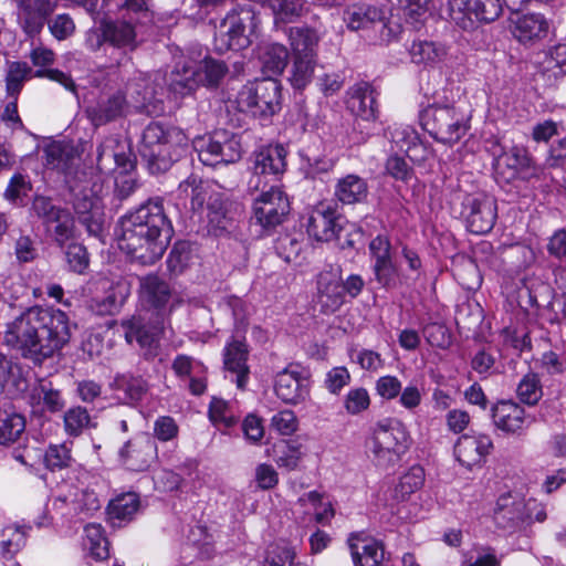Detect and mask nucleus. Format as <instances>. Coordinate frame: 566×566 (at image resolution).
I'll return each instance as SVG.
<instances>
[{"mask_svg":"<svg viewBox=\"0 0 566 566\" xmlns=\"http://www.w3.org/2000/svg\"><path fill=\"white\" fill-rule=\"evenodd\" d=\"M492 448L493 442L486 434H463L454 446V455L461 465L472 469L485 461Z\"/></svg>","mask_w":566,"mask_h":566,"instance_id":"22","label":"nucleus"},{"mask_svg":"<svg viewBox=\"0 0 566 566\" xmlns=\"http://www.w3.org/2000/svg\"><path fill=\"white\" fill-rule=\"evenodd\" d=\"M248 349L243 342L233 339L224 348V367L234 375L238 388L243 389L249 378Z\"/></svg>","mask_w":566,"mask_h":566,"instance_id":"35","label":"nucleus"},{"mask_svg":"<svg viewBox=\"0 0 566 566\" xmlns=\"http://www.w3.org/2000/svg\"><path fill=\"white\" fill-rule=\"evenodd\" d=\"M12 457L28 468H33L43 458L46 468L51 471L67 468L72 461L71 448L65 442L51 444L45 453L35 447H19L13 450Z\"/></svg>","mask_w":566,"mask_h":566,"instance_id":"19","label":"nucleus"},{"mask_svg":"<svg viewBox=\"0 0 566 566\" xmlns=\"http://www.w3.org/2000/svg\"><path fill=\"white\" fill-rule=\"evenodd\" d=\"M139 509V497L136 493L128 492L116 496L108 505L111 520H130Z\"/></svg>","mask_w":566,"mask_h":566,"instance_id":"52","label":"nucleus"},{"mask_svg":"<svg viewBox=\"0 0 566 566\" xmlns=\"http://www.w3.org/2000/svg\"><path fill=\"white\" fill-rule=\"evenodd\" d=\"M201 76L198 70H195V61L187 60L178 63L169 75L168 87L176 97H184L190 94L200 85Z\"/></svg>","mask_w":566,"mask_h":566,"instance_id":"36","label":"nucleus"},{"mask_svg":"<svg viewBox=\"0 0 566 566\" xmlns=\"http://www.w3.org/2000/svg\"><path fill=\"white\" fill-rule=\"evenodd\" d=\"M501 12V0H448L449 18L464 31H472L482 22L496 20Z\"/></svg>","mask_w":566,"mask_h":566,"instance_id":"9","label":"nucleus"},{"mask_svg":"<svg viewBox=\"0 0 566 566\" xmlns=\"http://www.w3.org/2000/svg\"><path fill=\"white\" fill-rule=\"evenodd\" d=\"M192 147L206 166L230 164L241 157L239 140L227 130H216L211 135L198 137L192 142Z\"/></svg>","mask_w":566,"mask_h":566,"instance_id":"10","label":"nucleus"},{"mask_svg":"<svg viewBox=\"0 0 566 566\" xmlns=\"http://www.w3.org/2000/svg\"><path fill=\"white\" fill-rule=\"evenodd\" d=\"M53 507L63 516H74L97 511L101 504L93 491L69 486L55 497Z\"/></svg>","mask_w":566,"mask_h":566,"instance_id":"21","label":"nucleus"},{"mask_svg":"<svg viewBox=\"0 0 566 566\" xmlns=\"http://www.w3.org/2000/svg\"><path fill=\"white\" fill-rule=\"evenodd\" d=\"M370 406V396L363 387L352 388L344 398V408L352 416L359 415Z\"/></svg>","mask_w":566,"mask_h":566,"instance_id":"63","label":"nucleus"},{"mask_svg":"<svg viewBox=\"0 0 566 566\" xmlns=\"http://www.w3.org/2000/svg\"><path fill=\"white\" fill-rule=\"evenodd\" d=\"M195 70L201 73V76H197L202 85H217L220 80L226 75L228 69L221 61L213 59H205L203 61H195Z\"/></svg>","mask_w":566,"mask_h":566,"instance_id":"57","label":"nucleus"},{"mask_svg":"<svg viewBox=\"0 0 566 566\" xmlns=\"http://www.w3.org/2000/svg\"><path fill=\"white\" fill-rule=\"evenodd\" d=\"M409 53L412 62L417 64H437L446 59L448 49L438 42L418 40L412 43Z\"/></svg>","mask_w":566,"mask_h":566,"instance_id":"45","label":"nucleus"},{"mask_svg":"<svg viewBox=\"0 0 566 566\" xmlns=\"http://www.w3.org/2000/svg\"><path fill=\"white\" fill-rule=\"evenodd\" d=\"M424 470L420 465H412L403 473L395 489L397 496L405 499L406 496L417 492L423 486Z\"/></svg>","mask_w":566,"mask_h":566,"instance_id":"56","label":"nucleus"},{"mask_svg":"<svg viewBox=\"0 0 566 566\" xmlns=\"http://www.w3.org/2000/svg\"><path fill=\"white\" fill-rule=\"evenodd\" d=\"M63 421L65 432L72 437L80 436L85 429L93 426L87 410L81 406L72 407L66 410Z\"/></svg>","mask_w":566,"mask_h":566,"instance_id":"55","label":"nucleus"},{"mask_svg":"<svg viewBox=\"0 0 566 566\" xmlns=\"http://www.w3.org/2000/svg\"><path fill=\"white\" fill-rule=\"evenodd\" d=\"M125 339L128 344H133L135 340L140 348L147 349L151 353V349L156 347L158 342V335L161 332L159 324L147 326L143 323L140 317H133L122 323Z\"/></svg>","mask_w":566,"mask_h":566,"instance_id":"37","label":"nucleus"},{"mask_svg":"<svg viewBox=\"0 0 566 566\" xmlns=\"http://www.w3.org/2000/svg\"><path fill=\"white\" fill-rule=\"evenodd\" d=\"M518 398L527 405H535L542 398L543 391L539 378L535 374L525 375L517 386Z\"/></svg>","mask_w":566,"mask_h":566,"instance_id":"62","label":"nucleus"},{"mask_svg":"<svg viewBox=\"0 0 566 566\" xmlns=\"http://www.w3.org/2000/svg\"><path fill=\"white\" fill-rule=\"evenodd\" d=\"M17 17L20 27L29 35L38 34L53 12L55 6L52 0H15Z\"/></svg>","mask_w":566,"mask_h":566,"instance_id":"23","label":"nucleus"},{"mask_svg":"<svg viewBox=\"0 0 566 566\" xmlns=\"http://www.w3.org/2000/svg\"><path fill=\"white\" fill-rule=\"evenodd\" d=\"M189 148V138L177 127L165 128L159 123H150L143 133L140 153L153 172L168 170Z\"/></svg>","mask_w":566,"mask_h":566,"instance_id":"3","label":"nucleus"},{"mask_svg":"<svg viewBox=\"0 0 566 566\" xmlns=\"http://www.w3.org/2000/svg\"><path fill=\"white\" fill-rule=\"evenodd\" d=\"M209 418L219 429L231 428L238 422V417L234 415L232 407L224 400L213 398L209 407Z\"/></svg>","mask_w":566,"mask_h":566,"instance_id":"58","label":"nucleus"},{"mask_svg":"<svg viewBox=\"0 0 566 566\" xmlns=\"http://www.w3.org/2000/svg\"><path fill=\"white\" fill-rule=\"evenodd\" d=\"M285 157L286 150L282 145H269L256 150L252 159L250 188L259 190L266 184L263 178L282 175L286 167Z\"/></svg>","mask_w":566,"mask_h":566,"instance_id":"15","label":"nucleus"},{"mask_svg":"<svg viewBox=\"0 0 566 566\" xmlns=\"http://www.w3.org/2000/svg\"><path fill=\"white\" fill-rule=\"evenodd\" d=\"M233 103L241 113L269 118L280 109L281 84L271 77L248 82L239 90Z\"/></svg>","mask_w":566,"mask_h":566,"instance_id":"6","label":"nucleus"},{"mask_svg":"<svg viewBox=\"0 0 566 566\" xmlns=\"http://www.w3.org/2000/svg\"><path fill=\"white\" fill-rule=\"evenodd\" d=\"M30 399L33 407H39L50 412L60 411L64 407L61 392L54 389L51 382L43 380L32 389Z\"/></svg>","mask_w":566,"mask_h":566,"instance_id":"46","label":"nucleus"},{"mask_svg":"<svg viewBox=\"0 0 566 566\" xmlns=\"http://www.w3.org/2000/svg\"><path fill=\"white\" fill-rule=\"evenodd\" d=\"M126 94L128 95V106L136 109L145 111L149 114L160 111L154 102L156 101L157 92L150 85L149 75L138 73L126 85Z\"/></svg>","mask_w":566,"mask_h":566,"instance_id":"29","label":"nucleus"},{"mask_svg":"<svg viewBox=\"0 0 566 566\" xmlns=\"http://www.w3.org/2000/svg\"><path fill=\"white\" fill-rule=\"evenodd\" d=\"M367 195L368 186L366 181L354 174L340 178L335 186V196L344 205L363 202Z\"/></svg>","mask_w":566,"mask_h":566,"instance_id":"42","label":"nucleus"},{"mask_svg":"<svg viewBox=\"0 0 566 566\" xmlns=\"http://www.w3.org/2000/svg\"><path fill=\"white\" fill-rule=\"evenodd\" d=\"M170 290L168 284L156 275L140 279V298L155 308H160L168 302Z\"/></svg>","mask_w":566,"mask_h":566,"instance_id":"44","label":"nucleus"},{"mask_svg":"<svg viewBox=\"0 0 566 566\" xmlns=\"http://www.w3.org/2000/svg\"><path fill=\"white\" fill-rule=\"evenodd\" d=\"M287 195L279 187L261 191L253 200V220L264 230H272L283 223L290 212Z\"/></svg>","mask_w":566,"mask_h":566,"instance_id":"11","label":"nucleus"},{"mask_svg":"<svg viewBox=\"0 0 566 566\" xmlns=\"http://www.w3.org/2000/svg\"><path fill=\"white\" fill-rule=\"evenodd\" d=\"M493 156V166L496 172L507 175V178H513L517 170L527 165L528 158L525 149L520 147H511L505 150L499 143H493L491 147Z\"/></svg>","mask_w":566,"mask_h":566,"instance_id":"33","label":"nucleus"},{"mask_svg":"<svg viewBox=\"0 0 566 566\" xmlns=\"http://www.w3.org/2000/svg\"><path fill=\"white\" fill-rule=\"evenodd\" d=\"M84 546L90 554L97 558L104 559L108 556V543L103 534L99 524H88L84 528Z\"/></svg>","mask_w":566,"mask_h":566,"instance_id":"53","label":"nucleus"},{"mask_svg":"<svg viewBox=\"0 0 566 566\" xmlns=\"http://www.w3.org/2000/svg\"><path fill=\"white\" fill-rule=\"evenodd\" d=\"M67 315L52 306H32L7 325L4 342L27 358L52 357L70 340Z\"/></svg>","mask_w":566,"mask_h":566,"instance_id":"1","label":"nucleus"},{"mask_svg":"<svg viewBox=\"0 0 566 566\" xmlns=\"http://www.w3.org/2000/svg\"><path fill=\"white\" fill-rule=\"evenodd\" d=\"M402 29L396 20H385L384 11H381V18L376 22L375 28L370 31L367 36L375 43H390L395 41L401 33Z\"/></svg>","mask_w":566,"mask_h":566,"instance_id":"59","label":"nucleus"},{"mask_svg":"<svg viewBox=\"0 0 566 566\" xmlns=\"http://www.w3.org/2000/svg\"><path fill=\"white\" fill-rule=\"evenodd\" d=\"M381 9L368 3H353L345 8L343 21L350 31H366L368 34L381 18Z\"/></svg>","mask_w":566,"mask_h":566,"instance_id":"31","label":"nucleus"},{"mask_svg":"<svg viewBox=\"0 0 566 566\" xmlns=\"http://www.w3.org/2000/svg\"><path fill=\"white\" fill-rule=\"evenodd\" d=\"M99 31L103 40L114 48L134 51L138 46L136 28L130 21L102 19Z\"/></svg>","mask_w":566,"mask_h":566,"instance_id":"27","label":"nucleus"},{"mask_svg":"<svg viewBox=\"0 0 566 566\" xmlns=\"http://www.w3.org/2000/svg\"><path fill=\"white\" fill-rule=\"evenodd\" d=\"M317 298L325 313H334L345 302L344 286L337 270L319 273L317 277Z\"/></svg>","mask_w":566,"mask_h":566,"instance_id":"26","label":"nucleus"},{"mask_svg":"<svg viewBox=\"0 0 566 566\" xmlns=\"http://www.w3.org/2000/svg\"><path fill=\"white\" fill-rule=\"evenodd\" d=\"M45 165L63 172L70 171L80 159L78 149L70 142L59 140L44 148Z\"/></svg>","mask_w":566,"mask_h":566,"instance_id":"34","label":"nucleus"},{"mask_svg":"<svg viewBox=\"0 0 566 566\" xmlns=\"http://www.w3.org/2000/svg\"><path fill=\"white\" fill-rule=\"evenodd\" d=\"M259 57L265 71L280 74L287 64L289 51L281 43H265L260 48Z\"/></svg>","mask_w":566,"mask_h":566,"instance_id":"48","label":"nucleus"},{"mask_svg":"<svg viewBox=\"0 0 566 566\" xmlns=\"http://www.w3.org/2000/svg\"><path fill=\"white\" fill-rule=\"evenodd\" d=\"M462 214L471 233L485 234L495 224L496 202L493 197L485 193L470 195L463 201Z\"/></svg>","mask_w":566,"mask_h":566,"instance_id":"12","label":"nucleus"},{"mask_svg":"<svg viewBox=\"0 0 566 566\" xmlns=\"http://www.w3.org/2000/svg\"><path fill=\"white\" fill-rule=\"evenodd\" d=\"M112 388L116 392V398L125 403L137 402L147 392L145 380L128 375L117 376L112 384Z\"/></svg>","mask_w":566,"mask_h":566,"instance_id":"43","label":"nucleus"},{"mask_svg":"<svg viewBox=\"0 0 566 566\" xmlns=\"http://www.w3.org/2000/svg\"><path fill=\"white\" fill-rule=\"evenodd\" d=\"M510 30L518 42L531 44L546 36L548 22L539 13H514L510 18Z\"/></svg>","mask_w":566,"mask_h":566,"instance_id":"24","label":"nucleus"},{"mask_svg":"<svg viewBox=\"0 0 566 566\" xmlns=\"http://www.w3.org/2000/svg\"><path fill=\"white\" fill-rule=\"evenodd\" d=\"M102 285L103 289L108 287L106 295L93 297L90 307L98 315H113L123 305L127 296V289L123 284H109L108 281H103Z\"/></svg>","mask_w":566,"mask_h":566,"instance_id":"40","label":"nucleus"},{"mask_svg":"<svg viewBox=\"0 0 566 566\" xmlns=\"http://www.w3.org/2000/svg\"><path fill=\"white\" fill-rule=\"evenodd\" d=\"M32 70L24 62H13L9 65L7 74V92L11 96H17L25 80L31 76Z\"/></svg>","mask_w":566,"mask_h":566,"instance_id":"61","label":"nucleus"},{"mask_svg":"<svg viewBox=\"0 0 566 566\" xmlns=\"http://www.w3.org/2000/svg\"><path fill=\"white\" fill-rule=\"evenodd\" d=\"M274 392L285 403L297 405L310 395V380L297 365H289L274 378Z\"/></svg>","mask_w":566,"mask_h":566,"instance_id":"17","label":"nucleus"},{"mask_svg":"<svg viewBox=\"0 0 566 566\" xmlns=\"http://www.w3.org/2000/svg\"><path fill=\"white\" fill-rule=\"evenodd\" d=\"M292 56L316 57L319 42L317 32L310 28H290L287 32Z\"/></svg>","mask_w":566,"mask_h":566,"instance_id":"41","label":"nucleus"},{"mask_svg":"<svg viewBox=\"0 0 566 566\" xmlns=\"http://www.w3.org/2000/svg\"><path fill=\"white\" fill-rule=\"evenodd\" d=\"M172 370L179 378H188L189 388L193 395H201L206 390V366L184 354L178 355L172 361Z\"/></svg>","mask_w":566,"mask_h":566,"instance_id":"32","label":"nucleus"},{"mask_svg":"<svg viewBox=\"0 0 566 566\" xmlns=\"http://www.w3.org/2000/svg\"><path fill=\"white\" fill-rule=\"evenodd\" d=\"M260 19L251 7L238 6L216 27L213 44L220 52L243 50L258 36Z\"/></svg>","mask_w":566,"mask_h":566,"instance_id":"5","label":"nucleus"},{"mask_svg":"<svg viewBox=\"0 0 566 566\" xmlns=\"http://www.w3.org/2000/svg\"><path fill=\"white\" fill-rule=\"evenodd\" d=\"M0 537V554L11 559L25 545L27 532L23 526L10 524L2 528Z\"/></svg>","mask_w":566,"mask_h":566,"instance_id":"49","label":"nucleus"},{"mask_svg":"<svg viewBox=\"0 0 566 566\" xmlns=\"http://www.w3.org/2000/svg\"><path fill=\"white\" fill-rule=\"evenodd\" d=\"M316 65V57L293 56L291 84L297 90L305 88L311 83Z\"/></svg>","mask_w":566,"mask_h":566,"instance_id":"54","label":"nucleus"},{"mask_svg":"<svg viewBox=\"0 0 566 566\" xmlns=\"http://www.w3.org/2000/svg\"><path fill=\"white\" fill-rule=\"evenodd\" d=\"M340 221L339 214L332 205L321 202L306 217V232L315 241L331 242L338 238L342 230Z\"/></svg>","mask_w":566,"mask_h":566,"instance_id":"16","label":"nucleus"},{"mask_svg":"<svg viewBox=\"0 0 566 566\" xmlns=\"http://www.w3.org/2000/svg\"><path fill=\"white\" fill-rule=\"evenodd\" d=\"M172 235H153L150 233L137 235L138 242L130 244L127 231H120L118 248L140 264H154L165 253Z\"/></svg>","mask_w":566,"mask_h":566,"instance_id":"14","label":"nucleus"},{"mask_svg":"<svg viewBox=\"0 0 566 566\" xmlns=\"http://www.w3.org/2000/svg\"><path fill=\"white\" fill-rule=\"evenodd\" d=\"M355 566H379L384 559L382 544L364 532L353 533L347 539Z\"/></svg>","mask_w":566,"mask_h":566,"instance_id":"25","label":"nucleus"},{"mask_svg":"<svg viewBox=\"0 0 566 566\" xmlns=\"http://www.w3.org/2000/svg\"><path fill=\"white\" fill-rule=\"evenodd\" d=\"M207 220L209 231L214 234L227 228L228 217L222 193L213 191L207 199Z\"/></svg>","mask_w":566,"mask_h":566,"instance_id":"51","label":"nucleus"},{"mask_svg":"<svg viewBox=\"0 0 566 566\" xmlns=\"http://www.w3.org/2000/svg\"><path fill=\"white\" fill-rule=\"evenodd\" d=\"M120 231H127L128 240L135 244L137 235H172L174 229L168 220L160 198H154L140 205L120 220Z\"/></svg>","mask_w":566,"mask_h":566,"instance_id":"7","label":"nucleus"},{"mask_svg":"<svg viewBox=\"0 0 566 566\" xmlns=\"http://www.w3.org/2000/svg\"><path fill=\"white\" fill-rule=\"evenodd\" d=\"M102 190V186L94 185L90 190L83 189L75 196L74 210L78 221L86 227L92 235H98L103 229L104 221V202L97 193Z\"/></svg>","mask_w":566,"mask_h":566,"instance_id":"18","label":"nucleus"},{"mask_svg":"<svg viewBox=\"0 0 566 566\" xmlns=\"http://www.w3.org/2000/svg\"><path fill=\"white\" fill-rule=\"evenodd\" d=\"M176 193L181 205L186 207L189 201L190 208L196 211L203 209L206 200L210 193H213V190L208 182L192 175L179 184Z\"/></svg>","mask_w":566,"mask_h":566,"instance_id":"38","label":"nucleus"},{"mask_svg":"<svg viewBox=\"0 0 566 566\" xmlns=\"http://www.w3.org/2000/svg\"><path fill=\"white\" fill-rule=\"evenodd\" d=\"M524 510H536L535 518L537 522L546 520L545 507L535 499L525 500L518 493L507 492L501 494L496 501L493 518L495 524L507 532L524 531L523 522L530 518V515H523Z\"/></svg>","mask_w":566,"mask_h":566,"instance_id":"8","label":"nucleus"},{"mask_svg":"<svg viewBox=\"0 0 566 566\" xmlns=\"http://www.w3.org/2000/svg\"><path fill=\"white\" fill-rule=\"evenodd\" d=\"M33 210L43 220L46 232L60 244H64L73 235L74 220L65 209L52 205L45 197H36Z\"/></svg>","mask_w":566,"mask_h":566,"instance_id":"13","label":"nucleus"},{"mask_svg":"<svg viewBox=\"0 0 566 566\" xmlns=\"http://www.w3.org/2000/svg\"><path fill=\"white\" fill-rule=\"evenodd\" d=\"M25 430L24 417L14 409L0 410V444L17 441Z\"/></svg>","mask_w":566,"mask_h":566,"instance_id":"47","label":"nucleus"},{"mask_svg":"<svg viewBox=\"0 0 566 566\" xmlns=\"http://www.w3.org/2000/svg\"><path fill=\"white\" fill-rule=\"evenodd\" d=\"M410 447V434L397 419H384L375 424L366 448L374 464L380 469L396 465Z\"/></svg>","mask_w":566,"mask_h":566,"instance_id":"4","label":"nucleus"},{"mask_svg":"<svg viewBox=\"0 0 566 566\" xmlns=\"http://www.w3.org/2000/svg\"><path fill=\"white\" fill-rule=\"evenodd\" d=\"M128 107L125 94L117 91L106 98H102L95 105H90L86 108V115L90 122L98 127L124 116Z\"/></svg>","mask_w":566,"mask_h":566,"instance_id":"28","label":"nucleus"},{"mask_svg":"<svg viewBox=\"0 0 566 566\" xmlns=\"http://www.w3.org/2000/svg\"><path fill=\"white\" fill-rule=\"evenodd\" d=\"M386 135L400 150L406 153H409L412 147L417 146V133L409 125L395 124L387 129Z\"/></svg>","mask_w":566,"mask_h":566,"instance_id":"60","label":"nucleus"},{"mask_svg":"<svg viewBox=\"0 0 566 566\" xmlns=\"http://www.w3.org/2000/svg\"><path fill=\"white\" fill-rule=\"evenodd\" d=\"M423 128L438 142L453 145L470 129L471 108L465 99L449 101L437 95L421 115Z\"/></svg>","mask_w":566,"mask_h":566,"instance_id":"2","label":"nucleus"},{"mask_svg":"<svg viewBox=\"0 0 566 566\" xmlns=\"http://www.w3.org/2000/svg\"><path fill=\"white\" fill-rule=\"evenodd\" d=\"M119 459L128 470L145 471L157 459L156 442L146 433L137 434L119 450Z\"/></svg>","mask_w":566,"mask_h":566,"instance_id":"20","label":"nucleus"},{"mask_svg":"<svg viewBox=\"0 0 566 566\" xmlns=\"http://www.w3.org/2000/svg\"><path fill=\"white\" fill-rule=\"evenodd\" d=\"M493 422L502 431L518 433L525 429L530 421L525 410L513 401H501L493 408Z\"/></svg>","mask_w":566,"mask_h":566,"instance_id":"30","label":"nucleus"},{"mask_svg":"<svg viewBox=\"0 0 566 566\" xmlns=\"http://www.w3.org/2000/svg\"><path fill=\"white\" fill-rule=\"evenodd\" d=\"M266 3L274 14L275 24L280 21L291 22L305 11L304 0H258Z\"/></svg>","mask_w":566,"mask_h":566,"instance_id":"50","label":"nucleus"},{"mask_svg":"<svg viewBox=\"0 0 566 566\" xmlns=\"http://www.w3.org/2000/svg\"><path fill=\"white\" fill-rule=\"evenodd\" d=\"M375 103L373 91L365 83L352 87L346 101L350 113L363 120H374L377 117Z\"/></svg>","mask_w":566,"mask_h":566,"instance_id":"39","label":"nucleus"},{"mask_svg":"<svg viewBox=\"0 0 566 566\" xmlns=\"http://www.w3.org/2000/svg\"><path fill=\"white\" fill-rule=\"evenodd\" d=\"M30 191L31 184L29 179L21 174H17L10 179L4 197L7 200L14 203L22 202L23 198H25Z\"/></svg>","mask_w":566,"mask_h":566,"instance_id":"64","label":"nucleus"}]
</instances>
